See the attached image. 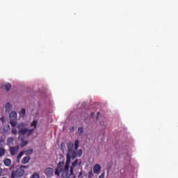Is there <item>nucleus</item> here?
<instances>
[{
    "label": "nucleus",
    "mask_w": 178,
    "mask_h": 178,
    "mask_svg": "<svg viewBox=\"0 0 178 178\" xmlns=\"http://www.w3.org/2000/svg\"><path fill=\"white\" fill-rule=\"evenodd\" d=\"M79 145L80 141L79 140H75L74 144L73 142H70L67 144V153L66 155V162L63 173L61 174V177L70 178L71 176H73L74 168L79 165V159H76V158H81L83 156V149H79ZM72 159L75 160L72 163ZM71 163L72 165L70 166Z\"/></svg>",
    "instance_id": "1"
},
{
    "label": "nucleus",
    "mask_w": 178,
    "mask_h": 178,
    "mask_svg": "<svg viewBox=\"0 0 178 178\" xmlns=\"http://www.w3.org/2000/svg\"><path fill=\"white\" fill-rule=\"evenodd\" d=\"M27 124L24 122H21L17 124V129H18L19 136L17 138L18 141H20L21 148H24L29 144V140H24V137H30L33 133H34V129H29L26 127Z\"/></svg>",
    "instance_id": "2"
},
{
    "label": "nucleus",
    "mask_w": 178,
    "mask_h": 178,
    "mask_svg": "<svg viewBox=\"0 0 178 178\" xmlns=\"http://www.w3.org/2000/svg\"><path fill=\"white\" fill-rule=\"evenodd\" d=\"M24 176V169H22V167H19L16 170H13L11 174L12 178H20Z\"/></svg>",
    "instance_id": "3"
},
{
    "label": "nucleus",
    "mask_w": 178,
    "mask_h": 178,
    "mask_svg": "<svg viewBox=\"0 0 178 178\" xmlns=\"http://www.w3.org/2000/svg\"><path fill=\"white\" fill-rule=\"evenodd\" d=\"M17 113L16 111H12L10 114V124H11L12 127H17Z\"/></svg>",
    "instance_id": "4"
},
{
    "label": "nucleus",
    "mask_w": 178,
    "mask_h": 178,
    "mask_svg": "<svg viewBox=\"0 0 178 178\" xmlns=\"http://www.w3.org/2000/svg\"><path fill=\"white\" fill-rule=\"evenodd\" d=\"M63 166H65V161L58 163L56 169L55 170V175L56 176H60V173L61 175L63 173V170H65Z\"/></svg>",
    "instance_id": "5"
},
{
    "label": "nucleus",
    "mask_w": 178,
    "mask_h": 178,
    "mask_svg": "<svg viewBox=\"0 0 178 178\" xmlns=\"http://www.w3.org/2000/svg\"><path fill=\"white\" fill-rule=\"evenodd\" d=\"M34 152V150L33 149H28L26 150H23L22 152H20L17 157V162L19 163L20 162V159H22V156H23L25 154V155H31Z\"/></svg>",
    "instance_id": "6"
},
{
    "label": "nucleus",
    "mask_w": 178,
    "mask_h": 178,
    "mask_svg": "<svg viewBox=\"0 0 178 178\" xmlns=\"http://www.w3.org/2000/svg\"><path fill=\"white\" fill-rule=\"evenodd\" d=\"M44 175L47 177H52L54 176V168L47 167L44 169Z\"/></svg>",
    "instance_id": "7"
},
{
    "label": "nucleus",
    "mask_w": 178,
    "mask_h": 178,
    "mask_svg": "<svg viewBox=\"0 0 178 178\" xmlns=\"http://www.w3.org/2000/svg\"><path fill=\"white\" fill-rule=\"evenodd\" d=\"M93 172L95 175H99L101 172V165L99 164H95L93 168Z\"/></svg>",
    "instance_id": "8"
},
{
    "label": "nucleus",
    "mask_w": 178,
    "mask_h": 178,
    "mask_svg": "<svg viewBox=\"0 0 178 178\" xmlns=\"http://www.w3.org/2000/svg\"><path fill=\"white\" fill-rule=\"evenodd\" d=\"M30 159H31V157L30 156H24L21 163H22V165H26V163H29V162H30Z\"/></svg>",
    "instance_id": "9"
},
{
    "label": "nucleus",
    "mask_w": 178,
    "mask_h": 178,
    "mask_svg": "<svg viewBox=\"0 0 178 178\" xmlns=\"http://www.w3.org/2000/svg\"><path fill=\"white\" fill-rule=\"evenodd\" d=\"M2 88L3 90H6V91H10V89L12 88V84L6 83V84L2 86Z\"/></svg>",
    "instance_id": "10"
},
{
    "label": "nucleus",
    "mask_w": 178,
    "mask_h": 178,
    "mask_svg": "<svg viewBox=\"0 0 178 178\" xmlns=\"http://www.w3.org/2000/svg\"><path fill=\"white\" fill-rule=\"evenodd\" d=\"M10 155H12V156H13L16 155V154H17L19 152L17 151V149H16V148L15 147H10Z\"/></svg>",
    "instance_id": "11"
},
{
    "label": "nucleus",
    "mask_w": 178,
    "mask_h": 178,
    "mask_svg": "<svg viewBox=\"0 0 178 178\" xmlns=\"http://www.w3.org/2000/svg\"><path fill=\"white\" fill-rule=\"evenodd\" d=\"M5 108H6V112H10L12 111V104L8 102L6 104V106H5Z\"/></svg>",
    "instance_id": "12"
},
{
    "label": "nucleus",
    "mask_w": 178,
    "mask_h": 178,
    "mask_svg": "<svg viewBox=\"0 0 178 178\" xmlns=\"http://www.w3.org/2000/svg\"><path fill=\"white\" fill-rule=\"evenodd\" d=\"M3 163L5 166L9 167L12 165V160H10V159H5L3 160Z\"/></svg>",
    "instance_id": "13"
},
{
    "label": "nucleus",
    "mask_w": 178,
    "mask_h": 178,
    "mask_svg": "<svg viewBox=\"0 0 178 178\" xmlns=\"http://www.w3.org/2000/svg\"><path fill=\"white\" fill-rule=\"evenodd\" d=\"M15 141V138L13 137H8L7 139V144L8 145H12L13 144V142Z\"/></svg>",
    "instance_id": "14"
},
{
    "label": "nucleus",
    "mask_w": 178,
    "mask_h": 178,
    "mask_svg": "<svg viewBox=\"0 0 178 178\" xmlns=\"http://www.w3.org/2000/svg\"><path fill=\"white\" fill-rule=\"evenodd\" d=\"M19 115L21 118H24L26 116V108H22L19 111Z\"/></svg>",
    "instance_id": "15"
},
{
    "label": "nucleus",
    "mask_w": 178,
    "mask_h": 178,
    "mask_svg": "<svg viewBox=\"0 0 178 178\" xmlns=\"http://www.w3.org/2000/svg\"><path fill=\"white\" fill-rule=\"evenodd\" d=\"M78 134L79 136H83V134H84V127H79L78 128Z\"/></svg>",
    "instance_id": "16"
},
{
    "label": "nucleus",
    "mask_w": 178,
    "mask_h": 178,
    "mask_svg": "<svg viewBox=\"0 0 178 178\" xmlns=\"http://www.w3.org/2000/svg\"><path fill=\"white\" fill-rule=\"evenodd\" d=\"M6 153V150L3 147H0V158H2Z\"/></svg>",
    "instance_id": "17"
},
{
    "label": "nucleus",
    "mask_w": 178,
    "mask_h": 178,
    "mask_svg": "<svg viewBox=\"0 0 178 178\" xmlns=\"http://www.w3.org/2000/svg\"><path fill=\"white\" fill-rule=\"evenodd\" d=\"M38 124V122H37V120H33V122L31 124V127H34V129H36Z\"/></svg>",
    "instance_id": "18"
},
{
    "label": "nucleus",
    "mask_w": 178,
    "mask_h": 178,
    "mask_svg": "<svg viewBox=\"0 0 178 178\" xmlns=\"http://www.w3.org/2000/svg\"><path fill=\"white\" fill-rule=\"evenodd\" d=\"M30 178H40L38 172H34Z\"/></svg>",
    "instance_id": "19"
},
{
    "label": "nucleus",
    "mask_w": 178,
    "mask_h": 178,
    "mask_svg": "<svg viewBox=\"0 0 178 178\" xmlns=\"http://www.w3.org/2000/svg\"><path fill=\"white\" fill-rule=\"evenodd\" d=\"M60 147L62 151H65V149H66V145L65 144V142L61 143Z\"/></svg>",
    "instance_id": "20"
},
{
    "label": "nucleus",
    "mask_w": 178,
    "mask_h": 178,
    "mask_svg": "<svg viewBox=\"0 0 178 178\" xmlns=\"http://www.w3.org/2000/svg\"><path fill=\"white\" fill-rule=\"evenodd\" d=\"M88 177H89V178H92V177H94V174L92 173V171H90V172H88Z\"/></svg>",
    "instance_id": "21"
},
{
    "label": "nucleus",
    "mask_w": 178,
    "mask_h": 178,
    "mask_svg": "<svg viewBox=\"0 0 178 178\" xmlns=\"http://www.w3.org/2000/svg\"><path fill=\"white\" fill-rule=\"evenodd\" d=\"M11 133H12V134H17V129H13L11 130Z\"/></svg>",
    "instance_id": "22"
},
{
    "label": "nucleus",
    "mask_w": 178,
    "mask_h": 178,
    "mask_svg": "<svg viewBox=\"0 0 178 178\" xmlns=\"http://www.w3.org/2000/svg\"><path fill=\"white\" fill-rule=\"evenodd\" d=\"M99 178H105V172H103L99 177Z\"/></svg>",
    "instance_id": "23"
},
{
    "label": "nucleus",
    "mask_w": 178,
    "mask_h": 178,
    "mask_svg": "<svg viewBox=\"0 0 178 178\" xmlns=\"http://www.w3.org/2000/svg\"><path fill=\"white\" fill-rule=\"evenodd\" d=\"M0 143H5V138L2 136H0Z\"/></svg>",
    "instance_id": "24"
},
{
    "label": "nucleus",
    "mask_w": 178,
    "mask_h": 178,
    "mask_svg": "<svg viewBox=\"0 0 178 178\" xmlns=\"http://www.w3.org/2000/svg\"><path fill=\"white\" fill-rule=\"evenodd\" d=\"M20 168L22 169H29V165H21Z\"/></svg>",
    "instance_id": "25"
},
{
    "label": "nucleus",
    "mask_w": 178,
    "mask_h": 178,
    "mask_svg": "<svg viewBox=\"0 0 178 178\" xmlns=\"http://www.w3.org/2000/svg\"><path fill=\"white\" fill-rule=\"evenodd\" d=\"M100 126H105V122L101 121L100 122Z\"/></svg>",
    "instance_id": "26"
},
{
    "label": "nucleus",
    "mask_w": 178,
    "mask_h": 178,
    "mask_svg": "<svg viewBox=\"0 0 178 178\" xmlns=\"http://www.w3.org/2000/svg\"><path fill=\"white\" fill-rule=\"evenodd\" d=\"M1 120L2 123H5V117H2L1 118Z\"/></svg>",
    "instance_id": "27"
},
{
    "label": "nucleus",
    "mask_w": 178,
    "mask_h": 178,
    "mask_svg": "<svg viewBox=\"0 0 178 178\" xmlns=\"http://www.w3.org/2000/svg\"><path fill=\"white\" fill-rule=\"evenodd\" d=\"M81 163H82L81 160L79 161H78V165H79V166H81Z\"/></svg>",
    "instance_id": "28"
},
{
    "label": "nucleus",
    "mask_w": 178,
    "mask_h": 178,
    "mask_svg": "<svg viewBox=\"0 0 178 178\" xmlns=\"http://www.w3.org/2000/svg\"><path fill=\"white\" fill-rule=\"evenodd\" d=\"M15 148H16L17 151H18V152H19V148H20V146L17 145V147H16Z\"/></svg>",
    "instance_id": "29"
},
{
    "label": "nucleus",
    "mask_w": 178,
    "mask_h": 178,
    "mask_svg": "<svg viewBox=\"0 0 178 178\" xmlns=\"http://www.w3.org/2000/svg\"><path fill=\"white\" fill-rule=\"evenodd\" d=\"M81 175H83V172H79V177H80L81 176Z\"/></svg>",
    "instance_id": "30"
},
{
    "label": "nucleus",
    "mask_w": 178,
    "mask_h": 178,
    "mask_svg": "<svg viewBox=\"0 0 178 178\" xmlns=\"http://www.w3.org/2000/svg\"><path fill=\"white\" fill-rule=\"evenodd\" d=\"M99 115H101V113L99 112L97 113V116H99Z\"/></svg>",
    "instance_id": "31"
},
{
    "label": "nucleus",
    "mask_w": 178,
    "mask_h": 178,
    "mask_svg": "<svg viewBox=\"0 0 178 178\" xmlns=\"http://www.w3.org/2000/svg\"><path fill=\"white\" fill-rule=\"evenodd\" d=\"M74 131V127H72V133Z\"/></svg>",
    "instance_id": "32"
},
{
    "label": "nucleus",
    "mask_w": 178,
    "mask_h": 178,
    "mask_svg": "<svg viewBox=\"0 0 178 178\" xmlns=\"http://www.w3.org/2000/svg\"><path fill=\"white\" fill-rule=\"evenodd\" d=\"M12 168H13V166H11V167H10V169H12Z\"/></svg>",
    "instance_id": "33"
},
{
    "label": "nucleus",
    "mask_w": 178,
    "mask_h": 178,
    "mask_svg": "<svg viewBox=\"0 0 178 178\" xmlns=\"http://www.w3.org/2000/svg\"><path fill=\"white\" fill-rule=\"evenodd\" d=\"M92 115H94V113H92Z\"/></svg>",
    "instance_id": "34"
}]
</instances>
